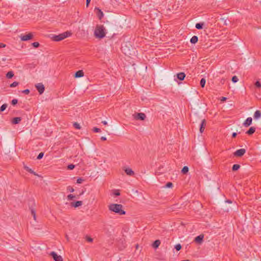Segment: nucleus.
I'll use <instances>...</instances> for the list:
<instances>
[{
	"instance_id": "26",
	"label": "nucleus",
	"mask_w": 261,
	"mask_h": 261,
	"mask_svg": "<svg viewBox=\"0 0 261 261\" xmlns=\"http://www.w3.org/2000/svg\"><path fill=\"white\" fill-rule=\"evenodd\" d=\"M205 82H206V81H205V79L202 78L201 79L200 82V84L201 87L203 88L204 87Z\"/></svg>"
},
{
	"instance_id": "56",
	"label": "nucleus",
	"mask_w": 261,
	"mask_h": 261,
	"mask_svg": "<svg viewBox=\"0 0 261 261\" xmlns=\"http://www.w3.org/2000/svg\"><path fill=\"white\" fill-rule=\"evenodd\" d=\"M33 216V218L35 220H36V215H34Z\"/></svg>"
},
{
	"instance_id": "49",
	"label": "nucleus",
	"mask_w": 261,
	"mask_h": 261,
	"mask_svg": "<svg viewBox=\"0 0 261 261\" xmlns=\"http://www.w3.org/2000/svg\"><path fill=\"white\" fill-rule=\"evenodd\" d=\"M6 46V45L5 44H3L2 43H0V48H4Z\"/></svg>"
},
{
	"instance_id": "37",
	"label": "nucleus",
	"mask_w": 261,
	"mask_h": 261,
	"mask_svg": "<svg viewBox=\"0 0 261 261\" xmlns=\"http://www.w3.org/2000/svg\"><path fill=\"white\" fill-rule=\"evenodd\" d=\"M172 186H173L172 183L171 182H169L166 184L165 187L166 188H171V187H172Z\"/></svg>"
},
{
	"instance_id": "43",
	"label": "nucleus",
	"mask_w": 261,
	"mask_h": 261,
	"mask_svg": "<svg viewBox=\"0 0 261 261\" xmlns=\"http://www.w3.org/2000/svg\"><path fill=\"white\" fill-rule=\"evenodd\" d=\"M17 102H18L17 99H13L11 101V103L12 105H15L16 104H17Z\"/></svg>"
},
{
	"instance_id": "54",
	"label": "nucleus",
	"mask_w": 261,
	"mask_h": 261,
	"mask_svg": "<svg viewBox=\"0 0 261 261\" xmlns=\"http://www.w3.org/2000/svg\"><path fill=\"white\" fill-rule=\"evenodd\" d=\"M101 140H102V141H106L107 140V138L105 137H101Z\"/></svg>"
},
{
	"instance_id": "34",
	"label": "nucleus",
	"mask_w": 261,
	"mask_h": 261,
	"mask_svg": "<svg viewBox=\"0 0 261 261\" xmlns=\"http://www.w3.org/2000/svg\"><path fill=\"white\" fill-rule=\"evenodd\" d=\"M29 172H30V173L31 174H34V175H36V176H39V175L36 173L35 172H34L33 170H32L31 169H30L29 171Z\"/></svg>"
},
{
	"instance_id": "57",
	"label": "nucleus",
	"mask_w": 261,
	"mask_h": 261,
	"mask_svg": "<svg viewBox=\"0 0 261 261\" xmlns=\"http://www.w3.org/2000/svg\"><path fill=\"white\" fill-rule=\"evenodd\" d=\"M181 261H190L189 260H181Z\"/></svg>"
},
{
	"instance_id": "3",
	"label": "nucleus",
	"mask_w": 261,
	"mask_h": 261,
	"mask_svg": "<svg viewBox=\"0 0 261 261\" xmlns=\"http://www.w3.org/2000/svg\"><path fill=\"white\" fill-rule=\"evenodd\" d=\"M71 35V33L70 32L67 31L58 35H54L52 38L55 41H60L68 37H69Z\"/></svg>"
},
{
	"instance_id": "23",
	"label": "nucleus",
	"mask_w": 261,
	"mask_h": 261,
	"mask_svg": "<svg viewBox=\"0 0 261 261\" xmlns=\"http://www.w3.org/2000/svg\"><path fill=\"white\" fill-rule=\"evenodd\" d=\"M204 23H197L196 24L195 28L198 30H200L203 28Z\"/></svg>"
},
{
	"instance_id": "44",
	"label": "nucleus",
	"mask_w": 261,
	"mask_h": 261,
	"mask_svg": "<svg viewBox=\"0 0 261 261\" xmlns=\"http://www.w3.org/2000/svg\"><path fill=\"white\" fill-rule=\"evenodd\" d=\"M93 130L95 133H99L100 132V129L99 128L97 127H94Z\"/></svg>"
},
{
	"instance_id": "38",
	"label": "nucleus",
	"mask_w": 261,
	"mask_h": 261,
	"mask_svg": "<svg viewBox=\"0 0 261 261\" xmlns=\"http://www.w3.org/2000/svg\"><path fill=\"white\" fill-rule=\"evenodd\" d=\"M32 45L35 47V48H37L38 47H39V43L38 42H34L32 43Z\"/></svg>"
},
{
	"instance_id": "32",
	"label": "nucleus",
	"mask_w": 261,
	"mask_h": 261,
	"mask_svg": "<svg viewBox=\"0 0 261 261\" xmlns=\"http://www.w3.org/2000/svg\"><path fill=\"white\" fill-rule=\"evenodd\" d=\"M75 198V196L72 194H69L67 196V199L69 200H71Z\"/></svg>"
},
{
	"instance_id": "21",
	"label": "nucleus",
	"mask_w": 261,
	"mask_h": 261,
	"mask_svg": "<svg viewBox=\"0 0 261 261\" xmlns=\"http://www.w3.org/2000/svg\"><path fill=\"white\" fill-rule=\"evenodd\" d=\"M160 244H161V242L160 240H155L152 244V247L154 248H157L159 247Z\"/></svg>"
},
{
	"instance_id": "58",
	"label": "nucleus",
	"mask_w": 261,
	"mask_h": 261,
	"mask_svg": "<svg viewBox=\"0 0 261 261\" xmlns=\"http://www.w3.org/2000/svg\"><path fill=\"white\" fill-rule=\"evenodd\" d=\"M84 193V192H82L80 195H82Z\"/></svg>"
},
{
	"instance_id": "19",
	"label": "nucleus",
	"mask_w": 261,
	"mask_h": 261,
	"mask_svg": "<svg viewBox=\"0 0 261 261\" xmlns=\"http://www.w3.org/2000/svg\"><path fill=\"white\" fill-rule=\"evenodd\" d=\"M198 40V37L196 36H193L190 39V42L192 44H195Z\"/></svg>"
},
{
	"instance_id": "29",
	"label": "nucleus",
	"mask_w": 261,
	"mask_h": 261,
	"mask_svg": "<svg viewBox=\"0 0 261 261\" xmlns=\"http://www.w3.org/2000/svg\"><path fill=\"white\" fill-rule=\"evenodd\" d=\"M73 126L76 128V129H80L81 128V126H80V125L79 123H78L77 122H74L73 123Z\"/></svg>"
},
{
	"instance_id": "51",
	"label": "nucleus",
	"mask_w": 261,
	"mask_h": 261,
	"mask_svg": "<svg viewBox=\"0 0 261 261\" xmlns=\"http://www.w3.org/2000/svg\"><path fill=\"white\" fill-rule=\"evenodd\" d=\"M237 133H233L232 134V137L235 138L237 136Z\"/></svg>"
},
{
	"instance_id": "22",
	"label": "nucleus",
	"mask_w": 261,
	"mask_h": 261,
	"mask_svg": "<svg viewBox=\"0 0 261 261\" xmlns=\"http://www.w3.org/2000/svg\"><path fill=\"white\" fill-rule=\"evenodd\" d=\"M13 76H14V73H13V72L12 71L8 72L6 74V77L9 79H11L12 77H13Z\"/></svg>"
},
{
	"instance_id": "27",
	"label": "nucleus",
	"mask_w": 261,
	"mask_h": 261,
	"mask_svg": "<svg viewBox=\"0 0 261 261\" xmlns=\"http://www.w3.org/2000/svg\"><path fill=\"white\" fill-rule=\"evenodd\" d=\"M7 106L8 105L6 103L3 105L0 108V112H3L4 111H5L6 110V109L7 108Z\"/></svg>"
},
{
	"instance_id": "39",
	"label": "nucleus",
	"mask_w": 261,
	"mask_h": 261,
	"mask_svg": "<svg viewBox=\"0 0 261 261\" xmlns=\"http://www.w3.org/2000/svg\"><path fill=\"white\" fill-rule=\"evenodd\" d=\"M67 189L70 192H73L74 191V189L71 186H68Z\"/></svg>"
},
{
	"instance_id": "41",
	"label": "nucleus",
	"mask_w": 261,
	"mask_h": 261,
	"mask_svg": "<svg viewBox=\"0 0 261 261\" xmlns=\"http://www.w3.org/2000/svg\"><path fill=\"white\" fill-rule=\"evenodd\" d=\"M86 240L89 242H93V239L91 238V237H88V236H86Z\"/></svg>"
},
{
	"instance_id": "47",
	"label": "nucleus",
	"mask_w": 261,
	"mask_h": 261,
	"mask_svg": "<svg viewBox=\"0 0 261 261\" xmlns=\"http://www.w3.org/2000/svg\"><path fill=\"white\" fill-rule=\"evenodd\" d=\"M23 168L24 169H25L27 171H29V170L31 169L29 167H28L27 166L24 165L23 166Z\"/></svg>"
},
{
	"instance_id": "59",
	"label": "nucleus",
	"mask_w": 261,
	"mask_h": 261,
	"mask_svg": "<svg viewBox=\"0 0 261 261\" xmlns=\"http://www.w3.org/2000/svg\"><path fill=\"white\" fill-rule=\"evenodd\" d=\"M66 239L68 240V236H66Z\"/></svg>"
},
{
	"instance_id": "8",
	"label": "nucleus",
	"mask_w": 261,
	"mask_h": 261,
	"mask_svg": "<svg viewBox=\"0 0 261 261\" xmlns=\"http://www.w3.org/2000/svg\"><path fill=\"white\" fill-rule=\"evenodd\" d=\"M50 255L55 260V261H63V259L61 256L57 255L55 252H51Z\"/></svg>"
},
{
	"instance_id": "4",
	"label": "nucleus",
	"mask_w": 261,
	"mask_h": 261,
	"mask_svg": "<svg viewBox=\"0 0 261 261\" xmlns=\"http://www.w3.org/2000/svg\"><path fill=\"white\" fill-rule=\"evenodd\" d=\"M19 37L21 41H26L32 39L33 35L32 33H29L27 35H21Z\"/></svg>"
},
{
	"instance_id": "28",
	"label": "nucleus",
	"mask_w": 261,
	"mask_h": 261,
	"mask_svg": "<svg viewBox=\"0 0 261 261\" xmlns=\"http://www.w3.org/2000/svg\"><path fill=\"white\" fill-rule=\"evenodd\" d=\"M174 248L177 251H179L181 249V246L180 244H177L175 246Z\"/></svg>"
},
{
	"instance_id": "35",
	"label": "nucleus",
	"mask_w": 261,
	"mask_h": 261,
	"mask_svg": "<svg viewBox=\"0 0 261 261\" xmlns=\"http://www.w3.org/2000/svg\"><path fill=\"white\" fill-rule=\"evenodd\" d=\"M29 172H30V173L31 174H34V175H36V176H39V175L36 173L35 172H34L33 170H32L31 169H30L29 171Z\"/></svg>"
},
{
	"instance_id": "10",
	"label": "nucleus",
	"mask_w": 261,
	"mask_h": 261,
	"mask_svg": "<svg viewBox=\"0 0 261 261\" xmlns=\"http://www.w3.org/2000/svg\"><path fill=\"white\" fill-rule=\"evenodd\" d=\"M252 121V118L251 117H248L245 121V122L243 123V125L245 127H248V126H250L251 124Z\"/></svg>"
},
{
	"instance_id": "9",
	"label": "nucleus",
	"mask_w": 261,
	"mask_h": 261,
	"mask_svg": "<svg viewBox=\"0 0 261 261\" xmlns=\"http://www.w3.org/2000/svg\"><path fill=\"white\" fill-rule=\"evenodd\" d=\"M203 238H204V236L203 234H200L197 237H196L195 239H194V241L195 242H196L197 243H198V244H201L202 242H203Z\"/></svg>"
},
{
	"instance_id": "20",
	"label": "nucleus",
	"mask_w": 261,
	"mask_h": 261,
	"mask_svg": "<svg viewBox=\"0 0 261 261\" xmlns=\"http://www.w3.org/2000/svg\"><path fill=\"white\" fill-rule=\"evenodd\" d=\"M261 116V112L259 110H257L254 114V118L255 119H258Z\"/></svg>"
},
{
	"instance_id": "45",
	"label": "nucleus",
	"mask_w": 261,
	"mask_h": 261,
	"mask_svg": "<svg viewBox=\"0 0 261 261\" xmlns=\"http://www.w3.org/2000/svg\"><path fill=\"white\" fill-rule=\"evenodd\" d=\"M84 179L81 178H79L77 180H76V182L77 184H81L83 181Z\"/></svg>"
},
{
	"instance_id": "13",
	"label": "nucleus",
	"mask_w": 261,
	"mask_h": 261,
	"mask_svg": "<svg viewBox=\"0 0 261 261\" xmlns=\"http://www.w3.org/2000/svg\"><path fill=\"white\" fill-rule=\"evenodd\" d=\"M83 203L82 201H77L71 203V206L74 207H77L82 205Z\"/></svg>"
},
{
	"instance_id": "14",
	"label": "nucleus",
	"mask_w": 261,
	"mask_h": 261,
	"mask_svg": "<svg viewBox=\"0 0 261 261\" xmlns=\"http://www.w3.org/2000/svg\"><path fill=\"white\" fill-rule=\"evenodd\" d=\"M84 75V72L82 70H79L75 72L74 77L76 78H78L83 77Z\"/></svg>"
},
{
	"instance_id": "36",
	"label": "nucleus",
	"mask_w": 261,
	"mask_h": 261,
	"mask_svg": "<svg viewBox=\"0 0 261 261\" xmlns=\"http://www.w3.org/2000/svg\"><path fill=\"white\" fill-rule=\"evenodd\" d=\"M75 166L73 164H70L67 166V168L69 170H72L74 168Z\"/></svg>"
},
{
	"instance_id": "31",
	"label": "nucleus",
	"mask_w": 261,
	"mask_h": 261,
	"mask_svg": "<svg viewBox=\"0 0 261 261\" xmlns=\"http://www.w3.org/2000/svg\"><path fill=\"white\" fill-rule=\"evenodd\" d=\"M18 83L17 82H14L10 85V87H15L18 85Z\"/></svg>"
},
{
	"instance_id": "30",
	"label": "nucleus",
	"mask_w": 261,
	"mask_h": 261,
	"mask_svg": "<svg viewBox=\"0 0 261 261\" xmlns=\"http://www.w3.org/2000/svg\"><path fill=\"white\" fill-rule=\"evenodd\" d=\"M231 80L233 83H237L239 81V79L237 76H232Z\"/></svg>"
},
{
	"instance_id": "60",
	"label": "nucleus",
	"mask_w": 261,
	"mask_h": 261,
	"mask_svg": "<svg viewBox=\"0 0 261 261\" xmlns=\"http://www.w3.org/2000/svg\"><path fill=\"white\" fill-rule=\"evenodd\" d=\"M222 82H223L224 81V80H221Z\"/></svg>"
},
{
	"instance_id": "62",
	"label": "nucleus",
	"mask_w": 261,
	"mask_h": 261,
	"mask_svg": "<svg viewBox=\"0 0 261 261\" xmlns=\"http://www.w3.org/2000/svg\"><path fill=\"white\" fill-rule=\"evenodd\" d=\"M222 82H223L224 81V80H221Z\"/></svg>"
},
{
	"instance_id": "17",
	"label": "nucleus",
	"mask_w": 261,
	"mask_h": 261,
	"mask_svg": "<svg viewBox=\"0 0 261 261\" xmlns=\"http://www.w3.org/2000/svg\"><path fill=\"white\" fill-rule=\"evenodd\" d=\"M21 120V117H15L12 119V122L13 124H18Z\"/></svg>"
},
{
	"instance_id": "5",
	"label": "nucleus",
	"mask_w": 261,
	"mask_h": 261,
	"mask_svg": "<svg viewBox=\"0 0 261 261\" xmlns=\"http://www.w3.org/2000/svg\"><path fill=\"white\" fill-rule=\"evenodd\" d=\"M134 118L136 120H144L146 118V115L143 113H139L133 115Z\"/></svg>"
},
{
	"instance_id": "48",
	"label": "nucleus",
	"mask_w": 261,
	"mask_h": 261,
	"mask_svg": "<svg viewBox=\"0 0 261 261\" xmlns=\"http://www.w3.org/2000/svg\"><path fill=\"white\" fill-rule=\"evenodd\" d=\"M31 214L33 216L34 215H36V212L35 210L33 208H31Z\"/></svg>"
},
{
	"instance_id": "15",
	"label": "nucleus",
	"mask_w": 261,
	"mask_h": 261,
	"mask_svg": "<svg viewBox=\"0 0 261 261\" xmlns=\"http://www.w3.org/2000/svg\"><path fill=\"white\" fill-rule=\"evenodd\" d=\"M95 10H97V15L98 17L99 18V19H101L103 17V12L99 8H96Z\"/></svg>"
},
{
	"instance_id": "12",
	"label": "nucleus",
	"mask_w": 261,
	"mask_h": 261,
	"mask_svg": "<svg viewBox=\"0 0 261 261\" xmlns=\"http://www.w3.org/2000/svg\"><path fill=\"white\" fill-rule=\"evenodd\" d=\"M124 171L125 173L129 176H133L135 174V173L133 170L129 168H126L124 169Z\"/></svg>"
},
{
	"instance_id": "55",
	"label": "nucleus",
	"mask_w": 261,
	"mask_h": 261,
	"mask_svg": "<svg viewBox=\"0 0 261 261\" xmlns=\"http://www.w3.org/2000/svg\"><path fill=\"white\" fill-rule=\"evenodd\" d=\"M226 202H228V203H232V201H231V200H227L226 201Z\"/></svg>"
},
{
	"instance_id": "6",
	"label": "nucleus",
	"mask_w": 261,
	"mask_h": 261,
	"mask_svg": "<svg viewBox=\"0 0 261 261\" xmlns=\"http://www.w3.org/2000/svg\"><path fill=\"white\" fill-rule=\"evenodd\" d=\"M246 152V150L244 148L240 149L236 151L233 154L235 156L241 157L243 156Z\"/></svg>"
},
{
	"instance_id": "16",
	"label": "nucleus",
	"mask_w": 261,
	"mask_h": 261,
	"mask_svg": "<svg viewBox=\"0 0 261 261\" xmlns=\"http://www.w3.org/2000/svg\"><path fill=\"white\" fill-rule=\"evenodd\" d=\"M177 77L180 81H182L184 80L186 74L184 72H180L177 74Z\"/></svg>"
},
{
	"instance_id": "46",
	"label": "nucleus",
	"mask_w": 261,
	"mask_h": 261,
	"mask_svg": "<svg viewBox=\"0 0 261 261\" xmlns=\"http://www.w3.org/2000/svg\"><path fill=\"white\" fill-rule=\"evenodd\" d=\"M22 92L25 94H28L30 93V90L29 89H25L24 90H23Z\"/></svg>"
},
{
	"instance_id": "42",
	"label": "nucleus",
	"mask_w": 261,
	"mask_h": 261,
	"mask_svg": "<svg viewBox=\"0 0 261 261\" xmlns=\"http://www.w3.org/2000/svg\"><path fill=\"white\" fill-rule=\"evenodd\" d=\"M113 194L115 196H119L120 195V192L119 190H115L113 192Z\"/></svg>"
},
{
	"instance_id": "33",
	"label": "nucleus",
	"mask_w": 261,
	"mask_h": 261,
	"mask_svg": "<svg viewBox=\"0 0 261 261\" xmlns=\"http://www.w3.org/2000/svg\"><path fill=\"white\" fill-rule=\"evenodd\" d=\"M43 155H44V153H43V152H40V153L38 154V156H37V159L38 160H40V159H41L43 158Z\"/></svg>"
},
{
	"instance_id": "25",
	"label": "nucleus",
	"mask_w": 261,
	"mask_h": 261,
	"mask_svg": "<svg viewBox=\"0 0 261 261\" xmlns=\"http://www.w3.org/2000/svg\"><path fill=\"white\" fill-rule=\"evenodd\" d=\"M188 171L189 168L187 166H184L181 170V172L183 174H186Z\"/></svg>"
},
{
	"instance_id": "2",
	"label": "nucleus",
	"mask_w": 261,
	"mask_h": 261,
	"mask_svg": "<svg viewBox=\"0 0 261 261\" xmlns=\"http://www.w3.org/2000/svg\"><path fill=\"white\" fill-rule=\"evenodd\" d=\"M94 35L97 38H103L106 36L105 29L103 25H97L94 31Z\"/></svg>"
},
{
	"instance_id": "61",
	"label": "nucleus",
	"mask_w": 261,
	"mask_h": 261,
	"mask_svg": "<svg viewBox=\"0 0 261 261\" xmlns=\"http://www.w3.org/2000/svg\"><path fill=\"white\" fill-rule=\"evenodd\" d=\"M222 82H223L224 81V80H221Z\"/></svg>"
},
{
	"instance_id": "11",
	"label": "nucleus",
	"mask_w": 261,
	"mask_h": 261,
	"mask_svg": "<svg viewBox=\"0 0 261 261\" xmlns=\"http://www.w3.org/2000/svg\"><path fill=\"white\" fill-rule=\"evenodd\" d=\"M205 125H206V121L205 119H203L201 121V124L200 125L199 130H200V133H202L203 132Z\"/></svg>"
},
{
	"instance_id": "40",
	"label": "nucleus",
	"mask_w": 261,
	"mask_h": 261,
	"mask_svg": "<svg viewBox=\"0 0 261 261\" xmlns=\"http://www.w3.org/2000/svg\"><path fill=\"white\" fill-rule=\"evenodd\" d=\"M255 85L257 88H261V83L259 81H256L255 83Z\"/></svg>"
},
{
	"instance_id": "50",
	"label": "nucleus",
	"mask_w": 261,
	"mask_h": 261,
	"mask_svg": "<svg viewBox=\"0 0 261 261\" xmlns=\"http://www.w3.org/2000/svg\"><path fill=\"white\" fill-rule=\"evenodd\" d=\"M91 0H86V6L88 7L89 6V3H90Z\"/></svg>"
},
{
	"instance_id": "1",
	"label": "nucleus",
	"mask_w": 261,
	"mask_h": 261,
	"mask_svg": "<svg viewBox=\"0 0 261 261\" xmlns=\"http://www.w3.org/2000/svg\"><path fill=\"white\" fill-rule=\"evenodd\" d=\"M123 206L120 204L112 203L108 206L109 211L120 215L125 214V212L122 210Z\"/></svg>"
},
{
	"instance_id": "53",
	"label": "nucleus",
	"mask_w": 261,
	"mask_h": 261,
	"mask_svg": "<svg viewBox=\"0 0 261 261\" xmlns=\"http://www.w3.org/2000/svg\"><path fill=\"white\" fill-rule=\"evenodd\" d=\"M101 123H102L103 124L105 125H107V124H108L107 122L106 121H105V120L102 121L101 122Z\"/></svg>"
},
{
	"instance_id": "7",
	"label": "nucleus",
	"mask_w": 261,
	"mask_h": 261,
	"mask_svg": "<svg viewBox=\"0 0 261 261\" xmlns=\"http://www.w3.org/2000/svg\"><path fill=\"white\" fill-rule=\"evenodd\" d=\"M40 94H42L44 91V86L42 83H38L35 86Z\"/></svg>"
},
{
	"instance_id": "24",
	"label": "nucleus",
	"mask_w": 261,
	"mask_h": 261,
	"mask_svg": "<svg viewBox=\"0 0 261 261\" xmlns=\"http://www.w3.org/2000/svg\"><path fill=\"white\" fill-rule=\"evenodd\" d=\"M240 165L239 164H234L233 165L232 167V170L233 171H237L240 168Z\"/></svg>"
},
{
	"instance_id": "52",
	"label": "nucleus",
	"mask_w": 261,
	"mask_h": 261,
	"mask_svg": "<svg viewBox=\"0 0 261 261\" xmlns=\"http://www.w3.org/2000/svg\"><path fill=\"white\" fill-rule=\"evenodd\" d=\"M226 99H227V98H226V97H222L221 98V100L222 101H225V100H226Z\"/></svg>"
},
{
	"instance_id": "18",
	"label": "nucleus",
	"mask_w": 261,
	"mask_h": 261,
	"mask_svg": "<svg viewBox=\"0 0 261 261\" xmlns=\"http://www.w3.org/2000/svg\"><path fill=\"white\" fill-rule=\"evenodd\" d=\"M255 131V128L254 127H251L247 132L246 134L248 135H252Z\"/></svg>"
}]
</instances>
